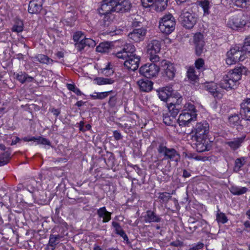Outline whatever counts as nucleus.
<instances>
[{
    "label": "nucleus",
    "mask_w": 250,
    "mask_h": 250,
    "mask_svg": "<svg viewBox=\"0 0 250 250\" xmlns=\"http://www.w3.org/2000/svg\"><path fill=\"white\" fill-rule=\"evenodd\" d=\"M135 50L134 45L127 43L115 54L118 59L125 60L124 65L128 70L133 71L138 69L140 62V57L134 54Z\"/></svg>",
    "instance_id": "obj_1"
},
{
    "label": "nucleus",
    "mask_w": 250,
    "mask_h": 250,
    "mask_svg": "<svg viewBox=\"0 0 250 250\" xmlns=\"http://www.w3.org/2000/svg\"><path fill=\"white\" fill-rule=\"evenodd\" d=\"M110 49V43L108 42H102L96 47V51L101 53L109 52Z\"/></svg>",
    "instance_id": "obj_38"
},
{
    "label": "nucleus",
    "mask_w": 250,
    "mask_h": 250,
    "mask_svg": "<svg viewBox=\"0 0 250 250\" xmlns=\"http://www.w3.org/2000/svg\"><path fill=\"white\" fill-rule=\"evenodd\" d=\"M112 226L115 229V233L122 237L125 241H128V238L125 234V231L123 229L120 224L117 222L113 221Z\"/></svg>",
    "instance_id": "obj_28"
},
{
    "label": "nucleus",
    "mask_w": 250,
    "mask_h": 250,
    "mask_svg": "<svg viewBox=\"0 0 250 250\" xmlns=\"http://www.w3.org/2000/svg\"><path fill=\"white\" fill-rule=\"evenodd\" d=\"M230 192L234 195H241L246 193L248 189L246 187H242L235 185L231 186L229 188Z\"/></svg>",
    "instance_id": "obj_29"
},
{
    "label": "nucleus",
    "mask_w": 250,
    "mask_h": 250,
    "mask_svg": "<svg viewBox=\"0 0 250 250\" xmlns=\"http://www.w3.org/2000/svg\"><path fill=\"white\" fill-rule=\"evenodd\" d=\"M23 30V23L21 21L19 20L16 21L15 23L12 27L11 30L14 32L20 33Z\"/></svg>",
    "instance_id": "obj_40"
},
{
    "label": "nucleus",
    "mask_w": 250,
    "mask_h": 250,
    "mask_svg": "<svg viewBox=\"0 0 250 250\" xmlns=\"http://www.w3.org/2000/svg\"><path fill=\"white\" fill-rule=\"evenodd\" d=\"M36 137H25L23 138V140L25 142H29V141H35V142Z\"/></svg>",
    "instance_id": "obj_60"
},
{
    "label": "nucleus",
    "mask_w": 250,
    "mask_h": 250,
    "mask_svg": "<svg viewBox=\"0 0 250 250\" xmlns=\"http://www.w3.org/2000/svg\"><path fill=\"white\" fill-rule=\"evenodd\" d=\"M209 132V125L207 121L197 123L191 132V138L207 137Z\"/></svg>",
    "instance_id": "obj_8"
},
{
    "label": "nucleus",
    "mask_w": 250,
    "mask_h": 250,
    "mask_svg": "<svg viewBox=\"0 0 250 250\" xmlns=\"http://www.w3.org/2000/svg\"><path fill=\"white\" fill-rule=\"evenodd\" d=\"M111 2H112V0H103L98 10L99 14L104 16V21H106L105 19L108 20V15L111 12H115L113 3Z\"/></svg>",
    "instance_id": "obj_13"
},
{
    "label": "nucleus",
    "mask_w": 250,
    "mask_h": 250,
    "mask_svg": "<svg viewBox=\"0 0 250 250\" xmlns=\"http://www.w3.org/2000/svg\"><path fill=\"white\" fill-rule=\"evenodd\" d=\"M246 72V68L243 66L237 67L229 71L224 75L220 83L221 88L227 90L235 88L241 79L242 75Z\"/></svg>",
    "instance_id": "obj_3"
},
{
    "label": "nucleus",
    "mask_w": 250,
    "mask_h": 250,
    "mask_svg": "<svg viewBox=\"0 0 250 250\" xmlns=\"http://www.w3.org/2000/svg\"><path fill=\"white\" fill-rule=\"evenodd\" d=\"M246 135L243 134L225 142V144L228 145L231 150L235 151L242 146L246 141Z\"/></svg>",
    "instance_id": "obj_15"
},
{
    "label": "nucleus",
    "mask_w": 250,
    "mask_h": 250,
    "mask_svg": "<svg viewBox=\"0 0 250 250\" xmlns=\"http://www.w3.org/2000/svg\"><path fill=\"white\" fill-rule=\"evenodd\" d=\"M44 0H31L28 5V11L30 14H38L42 9Z\"/></svg>",
    "instance_id": "obj_18"
},
{
    "label": "nucleus",
    "mask_w": 250,
    "mask_h": 250,
    "mask_svg": "<svg viewBox=\"0 0 250 250\" xmlns=\"http://www.w3.org/2000/svg\"><path fill=\"white\" fill-rule=\"evenodd\" d=\"M182 112L189 113L197 117V110L194 105L191 103H187L185 104Z\"/></svg>",
    "instance_id": "obj_33"
},
{
    "label": "nucleus",
    "mask_w": 250,
    "mask_h": 250,
    "mask_svg": "<svg viewBox=\"0 0 250 250\" xmlns=\"http://www.w3.org/2000/svg\"><path fill=\"white\" fill-rule=\"evenodd\" d=\"M10 154L8 152H4L0 155V167L7 164L9 160Z\"/></svg>",
    "instance_id": "obj_45"
},
{
    "label": "nucleus",
    "mask_w": 250,
    "mask_h": 250,
    "mask_svg": "<svg viewBox=\"0 0 250 250\" xmlns=\"http://www.w3.org/2000/svg\"><path fill=\"white\" fill-rule=\"evenodd\" d=\"M98 217L102 219V222H108L111 218V213L108 211L105 207L99 208L97 210Z\"/></svg>",
    "instance_id": "obj_22"
},
{
    "label": "nucleus",
    "mask_w": 250,
    "mask_h": 250,
    "mask_svg": "<svg viewBox=\"0 0 250 250\" xmlns=\"http://www.w3.org/2000/svg\"><path fill=\"white\" fill-rule=\"evenodd\" d=\"M137 84L141 91L143 92L150 91L153 87V83L147 79H141L137 82Z\"/></svg>",
    "instance_id": "obj_23"
},
{
    "label": "nucleus",
    "mask_w": 250,
    "mask_h": 250,
    "mask_svg": "<svg viewBox=\"0 0 250 250\" xmlns=\"http://www.w3.org/2000/svg\"><path fill=\"white\" fill-rule=\"evenodd\" d=\"M245 163V158L241 157L237 158L235 160L234 170L238 171L240 170L241 168L244 165Z\"/></svg>",
    "instance_id": "obj_46"
},
{
    "label": "nucleus",
    "mask_w": 250,
    "mask_h": 250,
    "mask_svg": "<svg viewBox=\"0 0 250 250\" xmlns=\"http://www.w3.org/2000/svg\"><path fill=\"white\" fill-rule=\"evenodd\" d=\"M160 70L162 77L166 81L172 80L175 75L176 68L174 64L166 60H162L159 63Z\"/></svg>",
    "instance_id": "obj_6"
},
{
    "label": "nucleus",
    "mask_w": 250,
    "mask_h": 250,
    "mask_svg": "<svg viewBox=\"0 0 250 250\" xmlns=\"http://www.w3.org/2000/svg\"><path fill=\"white\" fill-rule=\"evenodd\" d=\"M102 73L106 76H110L113 74L114 71L110 67L109 63L104 68L102 69Z\"/></svg>",
    "instance_id": "obj_50"
},
{
    "label": "nucleus",
    "mask_w": 250,
    "mask_h": 250,
    "mask_svg": "<svg viewBox=\"0 0 250 250\" xmlns=\"http://www.w3.org/2000/svg\"><path fill=\"white\" fill-rule=\"evenodd\" d=\"M55 248H56L55 246H54L48 242V244L46 245L44 250H54Z\"/></svg>",
    "instance_id": "obj_58"
},
{
    "label": "nucleus",
    "mask_w": 250,
    "mask_h": 250,
    "mask_svg": "<svg viewBox=\"0 0 250 250\" xmlns=\"http://www.w3.org/2000/svg\"><path fill=\"white\" fill-rule=\"evenodd\" d=\"M14 75L17 80L22 84L26 82H32L34 80L33 77L30 76L25 72L20 71L18 73H14Z\"/></svg>",
    "instance_id": "obj_25"
},
{
    "label": "nucleus",
    "mask_w": 250,
    "mask_h": 250,
    "mask_svg": "<svg viewBox=\"0 0 250 250\" xmlns=\"http://www.w3.org/2000/svg\"><path fill=\"white\" fill-rule=\"evenodd\" d=\"M199 5L203 8L204 14H209V9H210V6L209 4V2L208 0H204L200 1L199 2Z\"/></svg>",
    "instance_id": "obj_42"
},
{
    "label": "nucleus",
    "mask_w": 250,
    "mask_h": 250,
    "mask_svg": "<svg viewBox=\"0 0 250 250\" xmlns=\"http://www.w3.org/2000/svg\"><path fill=\"white\" fill-rule=\"evenodd\" d=\"M177 119L167 112L163 114V122L167 125L172 126Z\"/></svg>",
    "instance_id": "obj_37"
},
{
    "label": "nucleus",
    "mask_w": 250,
    "mask_h": 250,
    "mask_svg": "<svg viewBox=\"0 0 250 250\" xmlns=\"http://www.w3.org/2000/svg\"><path fill=\"white\" fill-rule=\"evenodd\" d=\"M155 195L161 204L167 203L171 197L170 194L167 192H158Z\"/></svg>",
    "instance_id": "obj_34"
},
{
    "label": "nucleus",
    "mask_w": 250,
    "mask_h": 250,
    "mask_svg": "<svg viewBox=\"0 0 250 250\" xmlns=\"http://www.w3.org/2000/svg\"><path fill=\"white\" fill-rule=\"evenodd\" d=\"M249 1V0H232L234 4L239 7H246Z\"/></svg>",
    "instance_id": "obj_52"
},
{
    "label": "nucleus",
    "mask_w": 250,
    "mask_h": 250,
    "mask_svg": "<svg viewBox=\"0 0 250 250\" xmlns=\"http://www.w3.org/2000/svg\"><path fill=\"white\" fill-rule=\"evenodd\" d=\"M191 140L195 142V147L199 152L208 151L211 147V143L207 139V137L191 138Z\"/></svg>",
    "instance_id": "obj_12"
},
{
    "label": "nucleus",
    "mask_w": 250,
    "mask_h": 250,
    "mask_svg": "<svg viewBox=\"0 0 250 250\" xmlns=\"http://www.w3.org/2000/svg\"><path fill=\"white\" fill-rule=\"evenodd\" d=\"M152 62L146 63L142 66L139 69L140 74L147 78L156 77L160 71L159 65Z\"/></svg>",
    "instance_id": "obj_10"
},
{
    "label": "nucleus",
    "mask_w": 250,
    "mask_h": 250,
    "mask_svg": "<svg viewBox=\"0 0 250 250\" xmlns=\"http://www.w3.org/2000/svg\"><path fill=\"white\" fill-rule=\"evenodd\" d=\"M196 117L193 115L182 112L179 116L177 120L180 125L188 126L189 124L192 121H195Z\"/></svg>",
    "instance_id": "obj_20"
},
{
    "label": "nucleus",
    "mask_w": 250,
    "mask_h": 250,
    "mask_svg": "<svg viewBox=\"0 0 250 250\" xmlns=\"http://www.w3.org/2000/svg\"><path fill=\"white\" fill-rule=\"evenodd\" d=\"M35 142H36L37 145H42L44 146H51L50 141L48 139L39 136L36 137Z\"/></svg>",
    "instance_id": "obj_43"
},
{
    "label": "nucleus",
    "mask_w": 250,
    "mask_h": 250,
    "mask_svg": "<svg viewBox=\"0 0 250 250\" xmlns=\"http://www.w3.org/2000/svg\"><path fill=\"white\" fill-rule=\"evenodd\" d=\"M247 17L243 13L232 16L228 22V25L233 30L243 27L247 24Z\"/></svg>",
    "instance_id": "obj_11"
},
{
    "label": "nucleus",
    "mask_w": 250,
    "mask_h": 250,
    "mask_svg": "<svg viewBox=\"0 0 250 250\" xmlns=\"http://www.w3.org/2000/svg\"><path fill=\"white\" fill-rule=\"evenodd\" d=\"M167 107L169 110L167 113L176 118L180 109L179 104L170 103L168 104Z\"/></svg>",
    "instance_id": "obj_35"
},
{
    "label": "nucleus",
    "mask_w": 250,
    "mask_h": 250,
    "mask_svg": "<svg viewBox=\"0 0 250 250\" xmlns=\"http://www.w3.org/2000/svg\"><path fill=\"white\" fill-rule=\"evenodd\" d=\"M182 112L189 113L197 117V110L194 105L191 103H187L185 104Z\"/></svg>",
    "instance_id": "obj_32"
},
{
    "label": "nucleus",
    "mask_w": 250,
    "mask_h": 250,
    "mask_svg": "<svg viewBox=\"0 0 250 250\" xmlns=\"http://www.w3.org/2000/svg\"><path fill=\"white\" fill-rule=\"evenodd\" d=\"M196 68L198 70H203L204 66V61L201 58L197 59L195 62Z\"/></svg>",
    "instance_id": "obj_55"
},
{
    "label": "nucleus",
    "mask_w": 250,
    "mask_h": 250,
    "mask_svg": "<svg viewBox=\"0 0 250 250\" xmlns=\"http://www.w3.org/2000/svg\"><path fill=\"white\" fill-rule=\"evenodd\" d=\"M206 89L215 98L220 99L223 95V91L217 87L213 83H208L206 85Z\"/></svg>",
    "instance_id": "obj_19"
},
{
    "label": "nucleus",
    "mask_w": 250,
    "mask_h": 250,
    "mask_svg": "<svg viewBox=\"0 0 250 250\" xmlns=\"http://www.w3.org/2000/svg\"><path fill=\"white\" fill-rule=\"evenodd\" d=\"M244 226L246 228L250 229V222L249 221H246L244 223Z\"/></svg>",
    "instance_id": "obj_64"
},
{
    "label": "nucleus",
    "mask_w": 250,
    "mask_h": 250,
    "mask_svg": "<svg viewBox=\"0 0 250 250\" xmlns=\"http://www.w3.org/2000/svg\"><path fill=\"white\" fill-rule=\"evenodd\" d=\"M95 42L90 38H85L80 42L75 43V47L79 52H82L89 47H93L95 46Z\"/></svg>",
    "instance_id": "obj_16"
},
{
    "label": "nucleus",
    "mask_w": 250,
    "mask_h": 250,
    "mask_svg": "<svg viewBox=\"0 0 250 250\" xmlns=\"http://www.w3.org/2000/svg\"><path fill=\"white\" fill-rule=\"evenodd\" d=\"M66 87L69 90L73 91L77 95L81 96L83 94L80 89L77 87L74 84L67 83Z\"/></svg>",
    "instance_id": "obj_47"
},
{
    "label": "nucleus",
    "mask_w": 250,
    "mask_h": 250,
    "mask_svg": "<svg viewBox=\"0 0 250 250\" xmlns=\"http://www.w3.org/2000/svg\"><path fill=\"white\" fill-rule=\"evenodd\" d=\"M32 59L34 62H37L42 64L47 65L52 64L54 62V61L52 59L49 58L47 56L42 54H37L32 57Z\"/></svg>",
    "instance_id": "obj_24"
},
{
    "label": "nucleus",
    "mask_w": 250,
    "mask_h": 250,
    "mask_svg": "<svg viewBox=\"0 0 250 250\" xmlns=\"http://www.w3.org/2000/svg\"><path fill=\"white\" fill-rule=\"evenodd\" d=\"M167 142H163L159 143L157 148L159 157L162 158V160H168L178 163L180 159L179 153L173 147H168L166 146Z\"/></svg>",
    "instance_id": "obj_4"
},
{
    "label": "nucleus",
    "mask_w": 250,
    "mask_h": 250,
    "mask_svg": "<svg viewBox=\"0 0 250 250\" xmlns=\"http://www.w3.org/2000/svg\"><path fill=\"white\" fill-rule=\"evenodd\" d=\"M145 220L146 223L159 222L161 221V218L159 215L151 210H147L146 214L145 216Z\"/></svg>",
    "instance_id": "obj_27"
},
{
    "label": "nucleus",
    "mask_w": 250,
    "mask_h": 250,
    "mask_svg": "<svg viewBox=\"0 0 250 250\" xmlns=\"http://www.w3.org/2000/svg\"><path fill=\"white\" fill-rule=\"evenodd\" d=\"M195 51L196 54L198 56H200L203 53L205 43L195 44Z\"/></svg>",
    "instance_id": "obj_53"
},
{
    "label": "nucleus",
    "mask_w": 250,
    "mask_h": 250,
    "mask_svg": "<svg viewBox=\"0 0 250 250\" xmlns=\"http://www.w3.org/2000/svg\"><path fill=\"white\" fill-rule=\"evenodd\" d=\"M194 44H199L205 43L204 41V36L201 33H197L194 36Z\"/></svg>",
    "instance_id": "obj_48"
},
{
    "label": "nucleus",
    "mask_w": 250,
    "mask_h": 250,
    "mask_svg": "<svg viewBox=\"0 0 250 250\" xmlns=\"http://www.w3.org/2000/svg\"><path fill=\"white\" fill-rule=\"evenodd\" d=\"M113 136L116 140H119L122 138L121 134L117 130L113 132Z\"/></svg>",
    "instance_id": "obj_57"
},
{
    "label": "nucleus",
    "mask_w": 250,
    "mask_h": 250,
    "mask_svg": "<svg viewBox=\"0 0 250 250\" xmlns=\"http://www.w3.org/2000/svg\"><path fill=\"white\" fill-rule=\"evenodd\" d=\"M51 111L56 117L60 114V110L59 109L52 108Z\"/></svg>",
    "instance_id": "obj_61"
},
{
    "label": "nucleus",
    "mask_w": 250,
    "mask_h": 250,
    "mask_svg": "<svg viewBox=\"0 0 250 250\" xmlns=\"http://www.w3.org/2000/svg\"><path fill=\"white\" fill-rule=\"evenodd\" d=\"M62 238V236L59 234H50L48 242L56 247Z\"/></svg>",
    "instance_id": "obj_44"
},
{
    "label": "nucleus",
    "mask_w": 250,
    "mask_h": 250,
    "mask_svg": "<svg viewBox=\"0 0 250 250\" xmlns=\"http://www.w3.org/2000/svg\"><path fill=\"white\" fill-rule=\"evenodd\" d=\"M180 18L183 26L188 29L192 28L197 22L196 15L191 10H183Z\"/></svg>",
    "instance_id": "obj_9"
},
{
    "label": "nucleus",
    "mask_w": 250,
    "mask_h": 250,
    "mask_svg": "<svg viewBox=\"0 0 250 250\" xmlns=\"http://www.w3.org/2000/svg\"><path fill=\"white\" fill-rule=\"evenodd\" d=\"M159 23L160 31L164 34L168 35L174 30L176 22L171 14H167L160 18Z\"/></svg>",
    "instance_id": "obj_5"
},
{
    "label": "nucleus",
    "mask_w": 250,
    "mask_h": 250,
    "mask_svg": "<svg viewBox=\"0 0 250 250\" xmlns=\"http://www.w3.org/2000/svg\"><path fill=\"white\" fill-rule=\"evenodd\" d=\"M143 6L144 7H150L155 6V0H141Z\"/></svg>",
    "instance_id": "obj_54"
},
{
    "label": "nucleus",
    "mask_w": 250,
    "mask_h": 250,
    "mask_svg": "<svg viewBox=\"0 0 250 250\" xmlns=\"http://www.w3.org/2000/svg\"><path fill=\"white\" fill-rule=\"evenodd\" d=\"M128 166L132 167L139 175H140L142 174V170L137 165L130 164Z\"/></svg>",
    "instance_id": "obj_56"
},
{
    "label": "nucleus",
    "mask_w": 250,
    "mask_h": 250,
    "mask_svg": "<svg viewBox=\"0 0 250 250\" xmlns=\"http://www.w3.org/2000/svg\"><path fill=\"white\" fill-rule=\"evenodd\" d=\"M250 53V35L247 37L242 46L235 45L227 52L226 62L227 64L232 65L245 59V53Z\"/></svg>",
    "instance_id": "obj_2"
},
{
    "label": "nucleus",
    "mask_w": 250,
    "mask_h": 250,
    "mask_svg": "<svg viewBox=\"0 0 250 250\" xmlns=\"http://www.w3.org/2000/svg\"><path fill=\"white\" fill-rule=\"evenodd\" d=\"M85 38V36L82 31H77L74 33L73 36V39L75 43L80 42Z\"/></svg>",
    "instance_id": "obj_41"
},
{
    "label": "nucleus",
    "mask_w": 250,
    "mask_h": 250,
    "mask_svg": "<svg viewBox=\"0 0 250 250\" xmlns=\"http://www.w3.org/2000/svg\"><path fill=\"white\" fill-rule=\"evenodd\" d=\"M191 176L190 173L187 170L184 169L183 172V176L185 178L189 177Z\"/></svg>",
    "instance_id": "obj_63"
},
{
    "label": "nucleus",
    "mask_w": 250,
    "mask_h": 250,
    "mask_svg": "<svg viewBox=\"0 0 250 250\" xmlns=\"http://www.w3.org/2000/svg\"><path fill=\"white\" fill-rule=\"evenodd\" d=\"M242 120L238 114H233L229 118V125L232 127H235L237 129H242Z\"/></svg>",
    "instance_id": "obj_26"
},
{
    "label": "nucleus",
    "mask_w": 250,
    "mask_h": 250,
    "mask_svg": "<svg viewBox=\"0 0 250 250\" xmlns=\"http://www.w3.org/2000/svg\"><path fill=\"white\" fill-rule=\"evenodd\" d=\"M161 46L160 42L156 40H152L148 43L147 53L151 62H158L160 61L158 53L160 51Z\"/></svg>",
    "instance_id": "obj_7"
},
{
    "label": "nucleus",
    "mask_w": 250,
    "mask_h": 250,
    "mask_svg": "<svg viewBox=\"0 0 250 250\" xmlns=\"http://www.w3.org/2000/svg\"><path fill=\"white\" fill-rule=\"evenodd\" d=\"M118 102V98L116 95L110 96L108 101V104L110 107H114L116 106Z\"/></svg>",
    "instance_id": "obj_49"
},
{
    "label": "nucleus",
    "mask_w": 250,
    "mask_h": 250,
    "mask_svg": "<svg viewBox=\"0 0 250 250\" xmlns=\"http://www.w3.org/2000/svg\"><path fill=\"white\" fill-rule=\"evenodd\" d=\"M216 220L219 223L225 224L228 221V219L224 213L220 212L217 214Z\"/></svg>",
    "instance_id": "obj_51"
},
{
    "label": "nucleus",
    "mask_w": 250,
    "mask_h": 250,
    "mask_svg": "<svg viewBox=\"0 0 250 250\" xmlns=\"http://www.w3.org/2000/svg\"><path fill=\"white\" fill-rule=\"evenodd\" d=\"M146 34V29L145 28L134 29L128 35V38L136 42L143 41Z\"/></svg>",
    "instance_id": "obj_14"
},
{
    "label": "nucleus",
    "mask_w": 250,
    "mask_h": 250,
    "mask_svg": "<svg viewBox=\"0 0 250 250\" xmlns=\"http://www.w3.org/2000/svg\"><path fill=\"white\" fill-rule=\"evenodd\" d=\"M172 91L171 87H163L157 91L158 95L162 101L167 102V99L171 96Z\"/></svg>",
    "instance_id": "obj_21"
},
{
    "label": "nucleus",
    "mask_w": 250,
    "mask_h": 250,
    "mask_svg": "<svg viewBox=\"0 0 250 250\" xmlns=\"http://www.w3.org/2000/svg\"><path fill=\"white\" fill-rule=\"evenodd\" d=\"M21 141V139L19 137H16L15 140H14V139L12 140L11 143V146L15 145L16 144H17L18 143L20 142Z\"/></svg>",
    "instance_id": "obj_62"
},
{
    "label": "nucleus",
    "mask_w": 250,
    "mask_h": 250,
    "mask_svg": "<svg viewBox=\"0 0 250 250\" xmlns=\"http://www.w3.org/2000/svg\"><path fill=\"white\" fill-rule=\"evenodd\" d=\"M204 247V244L201 242H198L194 247H193V248L195 249L196 250H198L201 249Z\"/></svg>",
    "instance_id": "obj_59"
},
{
    "label": "nucleus",
    "mask_w": 250,
    "mask_h": 250,
    "mask_svg": "<svg viewBox=\"0 0 250 250\" xmlns=\"http://www.w3.org/2000/svg\"><path fill=\"white\" fill-rule=\"evenodd\" d=\"M241 113L243 119L250 122V98L244 100L241 104Z\"/></svg>",
    "instance_id": "obj_17"
},
{
    "label": "nucleus",
    "mask_w": 250,
    "mask_h": 250,
    "mask_svg": "<svg viewBox=\"0 0 250 250\" xmlns=\"http://www.w3.org/2000/svg\"><path fill=\"white\" fill-rule=\"evenodd\" d=\"M187 77L190 83L195 84L199 81L198 76L196 74V71L194 68L190 67L187 71Z\"/></svg>",
    "instance_id": "obj_31"
},
{
    "label": "nucleus",
    "mask_w": 250,
    "mask_h": 250,
    "mask_svg": "<svg viewBox=\"0 0 250 250\" xmlns=\"http://www.w3.org/2000/svg\"><path fill=\"white\" fill-rule=\"evenodd\" d=\"M113 92L112 90L102 92H95L93 94L90 95V97L93 100H103L107 97L110 94Z\"/></svg>",
    "instance_id": "obj_36"
},
{
    "label": "nucleus",
    "mask_w": 250,
    "mask_h": 250,
    "mask_svg": "<svg viewBox=\"0 0 250 250\" xmlns=\"http://www.w3.org/2000/svg\"><path fill=\"white\" fill-rule=\"evenodd\" d=\"M95 84L102 85L105 84H112L114 83L115 80L113 78L97 77L94 80Z\"/></svg>",
    "instance_id": "obj_30"
},
{
    "label": "nucleus",
    "mask_w": 250,
    "mask_h": 250,
    "mask_svg": "<svg viewBox=\"0 0 250 250\" xmlns=\"http://www.w3.org/2000/svg\"><path fill=\"white\" fill-rule=\"evenodd\" d=\"M168 0H155V7L157 11L165 10L167 5Z\"/></svg>",
    "instance_id": "obj_39"
}]
</instances>
